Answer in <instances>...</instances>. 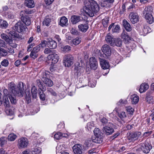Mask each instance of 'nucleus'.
I'll return each instance as SVG.
<instances>
[{"instance_id": "0eeeda50", "label": "nucleus", "mask_w": 154, "mask_h": 154, "mask_svg": "<svg viewBox=\"0 0 154 154\" xmlns=\"http://www.w3.org/2000/svg\"><path fill=\"white\" fill-rule=\"evenodd\" d=\"M1 37L12 47L16 48L17 47V45L16 44L13 43L12 38H9L5 33H2L1 35Z\"/></svg>"}, {"instance_id": "f8f14e48", "label": "nucleus", "mask_w": 154, "mask_h": 154, "mask_svg": "<svg viewBox=\"0 0 154 154\" xmlns=\"http://www.w3.org/2000/svg\"><path fill=\"white\" fill-rule=\"evenodd\" d=\"M82 147L79 144H77L72 147V149L74 154H82Z\"/></svg>"}, {"instance_id": "f3484780", "label": "nucleus", "mask_w": 154, "mask_h": 154, "mask_svg": "<svg viewBox=\"0 0 154 154\" xmlns=\"http://www.w3.org/2000/svg\"><path fill=\"white\" fill-rule=\"evenodd\" d=\"M100 62L101 67L103 69H106L109 68V63L106 60L100 58Z\"/></svg>"}, {"instance_id": "a18cd8bd", "label": "nucleus", "mask_w": 154, "mask_h": 154, "mask_svg": "<svg viewBox=\"0 0 154 154\" xmlns=\"http://www.w3.org/2000/svg\"><path fill=\"white\" fill-rule=\"evenodd\" d=\"M94 132L95 136H102L101 135V132L99 128H95L94 131Z\"/></svg>"}, {"instance_id": "bf43d9fd", "label": "nucleus", "mask_w": 154, "mask_h": 154, "mask_svg": "<svg viewBox=\"0 0 154 154\" xmlns=\"http://www.w3.org/2000/svg\"><path fill=\"white\" fill-rule=\"evenodd\" d=\"M93 142L91 141V139L88 140H86L85 142V145L87 147H89L91 146L92 144V143Z\"/></svg>"}, {"instance_id": "5fc2aeb1", "label": "nucleus", "mask_w": 154, "mask_h": 154, "mask_svg": "<svg viewBox=\"0 0 154 154\" xmlns=\"http://www.w3.org/2000/svg\"><path fill=\"white\" fill-rule=\"evenodd\" d=\"M6 16L9 19H13L15 15L12 13L10 12H8Z\"/></svg>"}, {"instance_id": "9d476101", "label": "nucleus", "mask_w": 154, "mask_h": 154, "mask_svg": "<svg viewBox=\"0 0 154 154\" xmlns=\"http://www.w3.org/2000/svg\"><path fill=\"white\" fill-rule=\"evenodd\" d=\"M47 58L48 60H51L52 63H55L58 61L59 57L57 54H49L47 57Z\"/></svg>"}, {"instance_id": "1a4fd4ad", "label": "nucleus", "mask_w": 154, "mask_h": 154, "mask_svg": "<svg viewBox=\"0 0 154 154\" xmlns=\"http://www.w3.org/2000/svg\"><path fill=\"white\" fill-rule=\"evenodd\" d=\"M141 133L140 132H135L131 133L128 137L130 141H134L140 136Z\"/></svg>"}, {"instance_id": "6ab92c4d", "label": "nucleus", "mask_w": 154, "mask_h": 154, "mask_svg": "<svg viewBox=\"0 0 154 154\" xmlns=\"http://www.w3.org/2000/svg\"><path fill=\"white\" fill-rule=\"evenodd\" d=\"M91 141L93 142L100 143H102L103 141V136H95L92 137Z\"/></svg>"}, {"instance_id": "423d86ee", "label": "nucleus", "mask_w": 154, "mask_h": 154, "mask_svg": "<svg viewBox=\"0 0 154 154\" xmlns=\"http://www.w3.org/2000/svg\"><path fill=\"white\" fill-rule=\"evenodd\" d=\"M28 142V140L27 138L21 137L18 140V146L20 149L24 148L27 146Z\"/></svg>"}, {"instance_id": "de8ad7c7", "label": "nucleus", "mask_w": 154, "mask_h": 154, "mask_svg": "<svg viewBox=\"0 0 154 154\" xmlns=\"http://www.w3.org/2000/svg\"><path fill=\"white\" fill-rule=\"evenodd\" d=\"M38 56V54L36 52H35L32 51L30 54V57L34 59L36 58Z\"/></svg>"}, {"instance_id": "3c124183", "label": "nucleus", "mask_w": 154, "mask_h": 154, "mask_svg": "<svg viewBox=\"0 0 154 154\" xmlns=\"http://www.w3.org/2000/svg\"><path fill=\"white\" fill-rule=\"evenodd\" d=\"M0 54L2 56H5L8 54V52L5 49L1 48L0 50Z\"/></svg>"}, {"instance_id": "6e6d98bb", "label": "nucleus", "mask_w": 154, "mask_h": 154, "mask_svg": "<svg viewBox=\"0 0 154 154\" xmlns=\"http://www.w3.org/2000/svg\"><path fill=\"white\" fill-rule=\"evenodd\" d=\"M109 19L108 17H105L102 20V23L104 26H106L108 23Z\"/></svg>"}, {"instance_id": "4d7b16f0", "label": "nucleus", "mask_w": 154, "mask_h": 154, "mask_svg": "<svg viewBox=\"0 0 154 154\" xmlns=\"http://www.w3.org/2000/svg\"><path fill=\"white\" fill-rule=\"evenodd\" d=\"M48 72H42V75L41 77L42 78V79H43L44 78H47V77L48 76L49 74H48Z\"/></svg>"}, {"instance_id": "8fccbe9b", "label": "nucleus", "mask_w": 154, "mask_h": 154, "mask_svg": "<svg viewBox=\"0 0 154 154\" xmlns=\"http://www.w3.org/2000/svg\"><path fill=\"white\" fill-rule=\"evenodd\" d=\"M47 45H48V41L43 40L38 45V46L40 48L41 47L43 48L45 47Z\"/></svg>"}, {"instance_id": "412c9836", "label": "nucleus", "mask_w": 154, "mask_h": 154, "mask_svg": "<svg viewBox=\"0 0 154 154\" xmlns=\"http://www.w3.org/2000/svg\"><path fill=\"white\" fill-rule=\"evenodd\" d=\"M123 25L125 30L130 32L132 30V27L130 23L125 19H124L122 22Z\"/></svg>"}, {"instance_id": "b1692460", "label": "nucleus", "mask_w": 154, "mask_h": 154, "mask_svg": "<svg viewBox=\"0 0 154 154\" xmlns=\"http://www.w3.org/2000/svg\"><path fill=\"white\" fill-rule=\"evenodd\" d=\"M25 4L26 7L30 8H33L35 6L33 0H25Z\"/></svg>"}, {"instance_id": "7ed1b4c3", "label": "nucleus", "mask_w": 154, "mask_h": 154, "mask_svg": "<svg viewBox=\"0 0 154 154\" xmlns=\"http://www.w3.org/2000/svg\"><path fill=\"white\" fill-rule=\"evenodd\" d=\"M139 148L144 153H147L149 152L150 150L152 148V146L149 143V141L147 140L144 143L140 144Z\"/></svg>"}, {"instance_id": "864d4df0", "label": "nucleus", "mask_w": 154, "mask_h": 154, "mask_svg": "<svg viewBox=\"0 0 154 154\" xmlns=\"http://www.w3.org/2000/svg\"><path fill=\"white\" fill-rule=\"evenodd\" d=\"M36 83L40 89L42 90H43V88H43L42 83L40 80H37L36 81Z\"/></svg>"}, {"instance_id": "6e6552de", "label": "nucleus", "mask_w": 154, "mask_h": 154, "mask_svg": "<svg viewBox=\"0 0 154 154\" xmlns=\"http://www.w3.org/2000/svg\"><path fill=\"white\" fill-rule=\"evenodd\" d=\"M129 18L130 20L133 24H135L139 21V17L137 13L131 12L130 13Z\"/></svg>"}, {"instance_id": "79ce46f5", "label": "nucleus", "mask_w": 154, "mask_h": 154, "mask_svg": "<svg viewBox=\"0 0 154 154\" xmlns=\"http://www.w3.org/2000/svg\"><path fill=\"white\" fill-rule=\"evenodd\" d=\"M1 64L2 66L7 67L9 65V62L8 60L4 59L1 62Z\"/></svg>"}, {"instance_id": "473e14b6", "label": "nucleus", "mask_w": 154, "mask_h": 154, "mask_svg": "<svg viewBox=\"0 0 154 154\" xmlns=\"http://www.w3.org/2000/svg\"><path fill=\"white\" fill-rule=\"evenodd\" d=\"M84 70V68L83 66H77V67H76L75 72L77 73V75H80L82 73H83Z\"/></svg>"}, {"instance_id": "9b49d317", "label": "nucleus", "mask_w": 154, "mask_h": 154, "mask_svg": "<svg viewBox=\"0 0 154 154\" xmlns=\"http://www.w3.org/2000/svg\"><path fill=\"white\" fill-rule=\"evenodd\" d=\"M90 66L91 69L96 70L98 67V63L97 59L95 58L92 57L90 59Z\"/></svg>"}, {"instance_id": "cd10ccee", "label": "nucleus", "mask_w": 154, "mask_h": 154, "mask_svg": "<svg viewBox=\"0 0 154 154\" xmlns=\"http://www.w3.org/2000/svg\"><path fill=\"white\" fill-rule=\"evenodd\" d=\"M68 135L65 133L62 134L61 132H58L54 135V138L57 140H59L63 137H67Z\"/></svg>"}, {"instance_id": "774afa93", "label": "nucleus", "mask_w": 154, "mask_h": 154, "mask_svg": "<svg viewBox=\"0 0 154 154\" xmlns=\"http://www.w3.org/2000/svg\"><path fill=\"white\" fill-rule=\"evenodd\" d=\"M87 126L88 128H91L94 127V124L93 122H88L87 124Z\"/></svg>"}, {"instance_id": "393cba45", "label": "nucleus", "mask_w": 154, "mask_h": 154, "mask_svg": "<svg viewBox=\"0 0 154 154\" xmlns=\"http://www.w3.org/2000/svg\"><path fill=\"white\" fill-rule=\"evenodd\" d=\"M72 23L75 24L81 20L80 17L76 15H73L72 16L70 19Z\"/></svg>"}, {"instance_id": "4c0bfd02", "label": "nucleus", "mask_w": 154, "mask_h": 154, "mask_svg": "<svg viewBox=\"0 0 154 154\" xmlns=\"http://www.w3.org/2000/svg\"><path fill=\"white\" fill-rule=\"evenodd\" d=\"M42 149L40 147H35L32 151V154H42Z\"/></svg>"}, {"instance_id": "dca6fc26", "label": "nucleus", "mask_w": 154, "mask_h": 154, "mask_svg": "<svg viewBox=\"0 0 154 154\" xmlns=\"http://www.w3.org/2000/svg\"><path fill=\"white\" fill-rule=\"evenodd\" d=\"M57 46V43L55 41L51 38L48 39V46L50 49H55L56 48Z\"/></svg>"}, {"instance_id": "052dcab7", "label": "nucleus", "mask_w": 154, "mask_h": 154, "mask_svg": "<svg viewBox=\"0 0 154 154\" xmlns=\"http://www.w3.org/2000/svg\"><path fill=\"white\" fill-rule=\"evenodd\" d=\"M48 93H50L52 95L54 96H56L57 95L56 93L51 88H49L48 90Z\"/></svg>"}, {"instance_id": "13d9d810", "label": "nucleus", "mask_w": 154, "mask_h": 154, "mask_svg": "<svg viewBox=\"0 0 154 154\" xmlns=\"http://www.w3.org/2000/svg\"><path fill=\"white\" fill-rule=\"evenodd\" d=\"M40 95V98L42 100L44 101L45 99V95L43 92H40L39 93Z\"/></svg>"}, {"instance_id": "603ef678", "label": "nucleus", "mask_w": 154, "mask_h": 154, "mask_svg": "<svg viewBox=\"0 0 154 154\" xmlns=\"http://www.w3.org/2000/svg\"><path fill=\"white\" fill-rule=\"evenodd\" d=\"M126 109L127 112L131 114H132L133 113L134 109L131 106H128L126 107Z\"/></svg>"}, {"instance_id": "ddd939ff", "label": "nucleus", "mask_w": 154, "mask_h": 154, "mask_svg": "<svg viewBox=\"0 0 154 154\" xmlns=\"http://www.w3.org/2000/svg\"><path fill=\"white\" fill-rule=\"evenodd\" d=\"M102 50L103 53L107 56H109L111 54L110 47L106 44L104 45L102 47Z\"/></svg>"}, {"instance_id": "aec40b11", "label": "nucleus", "mask_w": 154, "mask_h": 154, "mask_svg": "<svg viewBox=\"0 0 154 154\" xmlns=\"http://www.w3.org/2000/svg\"><path fill=\"white\" fill-rule=\"evenodd\" d=\"M115 38H113V36L110 33L108 34L106 36L105 40L106 42L111 45Z\"/></svg>"}, {"instance_id": "49530a36", "label": "nucleus", "mask_w": 154, "mask_h": 154, "mask_svg": "<svg viewBox=\"0 0 154 154\" xmlns=\"http://www.w3.org/2000/svg\"><path fill=\"white\" fill-rule=\"evenodd\" d=\"M9 36H11V38H17L18 35L15 32L13 31H11L9 32Z\"/></svg>"}, {"instance_id": "5701e85b", "label": "nucleus", "mask_w": 154, "mask_h": 154, "mask_svg": "<svg viewBox=\"0 0 154 154\" xmlns=\"http://www.w3.org/2000/svg\"><path fill=\"white\" fill-rule=\"evenodd\" d=\"M122 41L120 38H115L114 42L112 43L114 44H112L111 46L113 47L116 46L117 47H120L122 45Z\"/></svg>"}, {"instance_id": "39448f33", "label": "nucleus", "mask_w": 154, "mask_h": 154, "mask_svg": "<svg viewBox=\"0 0 154 154\" xmlns=\"http://www.w3.org/2000/svg\"><path fill=\"white\" fill-rule=\"evenodd\" d=\"M15 29L19 33L23 32L27 28L23 22L19 21L17 22L15 25Z\"/></svg>"}, {"instance_id": "f03ea898", "label": "nucleus", "mask_w": 154, "mask_h": 154, "mask_svg": "<svg viewBox=\"0 0 154 154\" xmlns=\"http://www.w3.org/2000/svg\"><path fill=\"white\" fill-rule=\"evenodd\" d=\"M82 10L89 17H92L94 13L99 11V7L96 1L91 0L85 3Z\"/></svg>"}, {"instance_id": "c85d7f7f", "label": "nucleus", "mask_w": 154, "mask_h": 154, "mask_svg": "<svg viewBox=\"0 0 154 154\" xmlns=\"http://www.w3.org/2000/svg\"><path fill=\"white\" fill-rule=\"evenodd\" d=\"M60 25L62 26H66L68 25V20L65 17H61L60 22Z\"/></svg>"}, {"instance_id": "4468645a", "label": "nucleus", "mask_w": 154, "mask_h": 154, "mask_svg": "<svg viewBox=\"0 0 154 154\" xmlns=\"http://www.w3.org/2000/svg\"><path fill=\"white\" fill-rule=\"evenodd\" d=\"M153 10L152 7L150 6L145 7L143 12V17L152 15Z\"/></svg>"}, {"instance_id": "20e7f679", "label": "nucleus", "mask_w": 154, "mask_h": 154, "mask_svg": "<svg viewBox=\"0 0 154 154\" xmlns=\"http://www.w3.org/2000/svg\"><path fill=\"white\" fill-rule=\"evenodd\" d=\"M73 57L70 54L65 56L63 59L64 63L65 66L69 67L73 64Z\"/></svg>"}, {"instance_id": "c756f323", "label": "nucleus", "mask_w": 154, "mask_h": 154, "mask_svg": "<svg viewBox=\"0 0 154 154\" xmlns=\"http://www.w3.org/2000/svg\"><path fill=\"white\" fill-rule=\"evenodd\" d=\"M32 86L31 92L33 98H36L37 96V90L34 85H32Z\"/></svg>"}, {"instance_id": "c9c22d12", "label": "nucleus", "mask_w": 154, "mask_h": 154, "mask_svg": "<svg viewBox=\"0 0 154 154\" xmlns=\"http://www.w3.org/2000/svg\"><path fill=\"white\" fill-rule=\"evenodd\" d=\"M118 116L121 119L125 122L124 121L127 118V115L125 112L123 111L121 112L120 113H118Z\"/></svg>"}, {"instance_id": "338daca9", "label": "nucleus", "mask_w": 154, "mask_h": 154, "mask_svg": "<svg viewBox=\"0 0 154 154\" xmlns=\"http://www.w3.org/2000/svg\"><path fill=\"white\" fill-rule=\"evenodd\" d=\"M40 50V48L38 45L34 48L32 50V51L38 53V52Z\"/></svg>"}, {"instance_id": "37998d69", "label": "nucleus", "mask_w": 154, "mask_h": 154, "mask_svg": "<svg viewBox=\"0 0 154 154\" xmlns=\"http://www.w3.org/2000/svg\"><path fill=\"white\" fill-rule=\"evenodd\" d=\"M51 22V19L48 18V17H46L43 23L44 25H45L47 26H48L50 25Z\"/></svg>"}, {"instance_id": "a878e982", "label": "nucleus", "mask_w": 154, "mask_h": 154, "mask_svg": "<svg viewBox=\"0 0 154 154\" xmlns=\"http://www.w3.org/2000/svg\"><path fill=\"white\" fill-rule=\"evenodd\" d=\"M149 88V85L147 83H142L140 85V88L139 90V91L141 93L144 92L148 89Z\"/></svg>"}, {"instance_id": "a19ab883", "label": "nucleus", "mask_w": 154, "mask_h": 154, "mask_svg": "<svg viewBox=\"0 0 154 154\" xmlns=\"http://www.w3.org/2000/svg\"><path fill=\"white\" fill-rule=\"evenodd\" d=\"M4 104L5 107V109L8 108V107H10V103L8 98L7 97L5 98L4 100Z\"/></svg>"}, {"instance_id": "7c9ffc66", "label": "nucleus", "mask_w": 154, "mask_h": 154, "mask_svg": "<svg viewBox=\"0 0 154 154\" xmlns=\"http://www.w3.org/2000/svg\"><path fill=\"white\" fill-rule=\"evenodd\" d=\"M146 22L149 24H152L154 22V17L152 15L144 17Z\"/></svg>"}, {"instance_id": "bb28decb", "label": "nucleus", "mask_w": 154, "mask_h": 154, "mask_svg": "<svg viewBox=\"0 0 154 154\" xmlns=\"http://www.w3.org/2000/svg\"><path fill=\"white\" fill-rule=\"evenodd\" d=\"M42 80L47 86L51 87L53 85L52 81L48 78H44Z\"/></svg>"}, {"instance_id": "e433bc0d", "label": "nucleus", "mask_w": 154, "mask_h": 154, "mask_svg": "<svg viewBox=\"0 0 154 154\" xmlns=\"http://www.w3.org/2000/svg\"><path fill=\"white\" fill-rule=\"evenodd\" d=\"M8 26V24L6 21L2 20L0 21V27L5 29Z\"/></svg>"}, {"instance_id": "c03bdc74", "label": "nucleus", "mask_w": 154, "mask_h": 154, "mask_svg": "<svg viewBox=\"0 0 154 154\" xmlns=\"http://www.w3.org/2000/svg\"><path fill=\"white\" fill-rule=\"evenodd\" d=\"M122 37L124 39L128 41L130 39V38L126 32H123L122 34Z\"/></svg>"}, {"instance_id": "58836bf2", "label": "nucleus", "mask_w": 154, "mask_h": 154, "mask_svg": "<svg viewBox=\"0 0 154 154\" xmlns=\"http://www.w3.org/2000/svg\"><path fill=\"white\" fill-rule=\"evenodd\" d=\"M17 136L14 133L9 134L8 137V140L9 141H14L16 138Z\"/></svg>"}, {"instance_id": "f257e3e1", "label": "nucleus", "mask_w": 154, "mask_h": 154, "mask_svg": "<svg viewBox=\"0 0 154 154\" xmlns=\"http://www.w3.org/2000/svg\"><path fill=\"white\" fill-rule=\"evenodd\" d=\"M24 84L20 82L17 86L13 82H11L8 85L9 90L10 93L7 89H5L3 90L4 96H8L12 103L15 104L17 103L16 96L22 97L24 94Z\"/></svg>"}, {"instance_id": "09e8293b", "label": "nucleus", "mask_w": 154, "mask_h": 154, "mask_svg": "<svg viewBox=\"0 0 154 154\" xmlns=\"http://www.w3.org/2000/svg\"><path fill=\"white\" fill-rule=\"evenodd\" d=\"M5 112L8 115H12L14 114V112L10 107L5 109Z\"/></svg>"}, {"instance_id": "2f4dec72", "label": "nucleus", "mask_w": 154, "mask_h": 154, "mask_svg": "<svg viewBox=\"0 0 154 154\" xmlns=\"http://www.w3.org/2000/svg\"><path fill=\"white\" fill-rule=\"evenodd\" d=\"M22 20L21 21L23 22L25 25L29 26L30 24V20L28 17H24L22 18Z\"/></svg>"}, {"instance_id": "4be33fe9", "label": "nucleus", "mask_w": 154, "mask_h": 154, "mask_svg": "<svg viewBox=\"0 0 154 154\" xmlns=\"http://www.w3.org/2000/svg\"><path fill=\"white\" fill-rule=\"evenodd\" d=\"M78 27L79 30L83 32H86L89 28L87 24H81L78 26Z\"/></svg>"}, {"instance_id": "f704fd0d", "label": "nucleus", "mask_w": 154, "mask_h": 154, "mask_svg": "<svg viewBox=\"0 0 154 154\" xmlns=\"http://www.w3.org/2000/svg\"><path fill=\"white\" fill-rule=\"evenodd\" d=\"M81 40L82 39L81 38L78 37L73 39L72 41V43H71V44L76 46L79 44L81 42Z\"/></svg>"}, {"instance_id": "2eb2a0df", "label": "nucleus", "mask_w": 154, "mask_h": 154, "mask_svg": "<svg viewBox=\"0 0 154 154\" xmlns=\"http://www.w3.org/2000/svg\"><path fill=\"white\" fill-rule=\"evenodd\" d=\"M103 131L106 135H110L114 132L113 128L111 126H106L103 127Z\"/></svg>"}, {"instance_id": "0e129e2a", "label": "nucleus", "mask_w": 154, "mask_h": 154, "mask_svg": "<svg viewBox=\"0 0 154 154\" xmlns=\"http://www.w3.org/2000/svg\"><path fill=\"white\" fill-rule=\"evenodd\" d=\"M63 147L61 145H59L56 147V152H60V153H62L63 150H62V148Z\"/></svg>"}, {"instance_id": "680f3d73", "label": "nucleus", "mask_w": 154, "mask_h": 154, "mask_svg": "<svg viewBox=\"0 0 154 154\" xmlns=\"http://www.w3.org/2000/svg\"><path fill=\"white\" fill-rule=\"evenodd\" d=\"M6 140L7 138L5 137H2L1 138L0 141L2 146L4 145L6 143Z\"/></svg>"}, {"instance_id": "72a5a7b5", "label": "nucleus", "mask_w": 154, "mask_h": 154, "mask_svg": "<svg viewBox=\"0 0 154 154\" xmlns=\"http://www.w3.org/2000/svg\"><path fill=\"white\" fill-rule=\"evenodd\" d=\"M131 98L132 103L134 104H137L139 100V97L135 95L131 96Z\"/></svg>"}, {"instance_id": "e2e57ef3", "label": "nucleus", "mask_w": 154, "mask_h": 154, "mask_svg": "<svg viewBox=\"0 0 154 154\" xmlns=\"http://www.w3.org/2000/svg\"><path fill=\"white\" fill-rule=\"evenodd\" d=\"M32 11L31 10L29 9H25L24 11H21V14L23 15V13H25V14L26 15L29 14H32Z\"/></svg>"}, {"instance_id": "ea45409f", "label": "nucleus", "mask_w": 154, "mask_h": 154, "mask_svg": "<svg viewBox=\"0 0 154 154\" xmlns=\"http://www.w3.org/2000/svg\"><path fill=\"white\" fill-rule=\"evenodd\" d=\"M120 30V27L119 25H114L112 29V33H119Z\"/></svg>"}, {"instance_id": "69168bd1", "label": "nucleus", "mask_w": 154, "mask_h": 154, "mask_svg": "<svg viewBox=\"0 0 154 154\" xmlns=\"http://www.w3.org/2000/svg\"><path fill=\"white\" fill-rule=\"evenodd\" d=\"M71 49V47L70 46L66 45L63 48V51L65 52H68L70 51Z\"/></svg>"}, {"instance_id": "a211bd4d", "label": "nucleus", "mask_w": 154, "mask_h": 154, "mask_svg": "<svg viewBox=\"0 0 154 154\" xmlns=\"http://www.w3.org/2000/svg\"><path fill=\"white\" fill-rule=\"evenodd\" d=\"M150 32V28L147 26H144L140 31V34L141 35H146L147 34Z\"/></svg>"}]
</instances>
